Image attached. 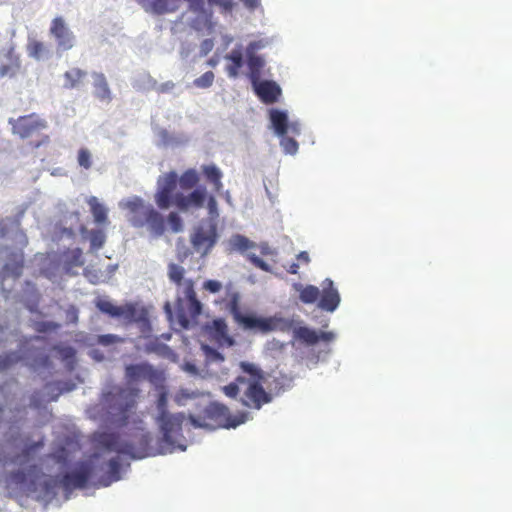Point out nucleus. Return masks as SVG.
<instances>
[{"instance_id":"1","label":"nucleus","mask_w":512,"mask_h":512,"mask_svg":"<svg viewBox=\"0 0 512 512\" xmlns=\"http://www.w3.org/2000/svg\"><path fill=\"white\" fill-rule=\"evenodd\" d=\"M139 395L138 388L114 385L101 397V403L112 423L121 427L132 424L135 427L137 443L123 441L115 433L102 434L99 443L108 451L141 459L154 453L150 446L152 436L144 429L142 417L136 412Z\"/></svg>"},{"instance_id":"2","label":"nucleus","mask_w":512,"mask_h":512,"mask_svg":"<svg viewBox=\"0 0 512 512\" xmlns=\"http://www.w3.org/2000/svg\"><path fill=\"white\" fill-rule=\"evenodd\" d=\"M241 373L235 380L222 388L229 398L239 397V401L247 408L261 409L272 401V395L263 387L264 371L256 364L241 361Z\"/></svg>"},{"instance_id":"3","label":"nucleus","mask_w":512,"mask_h":512,"mask_svg":"<svg viewBox=\"0 0 512 512\" xmlns=\"http://www.w3.org/2000/svg\"><path fill=\"white\" fill-rule=\"evenodd\" d=\"M128 211V221L135 228L147 227L153 237H161L166 230V221L164 216L158 212L151 204L134 196L122 204Z\"/></svg>"},{"instance_id":"4","label":"nucleus","mask_w":512,"mask_h":512,"mask_svg":"<svg viewBox=\"0 0 512 512\" xmlns=\"http://www.w3.org/2000/svg\"><path fill=\"white\" fill-rule=\"evenodd\" d=\"M191 424L196 428L215 429L218 427H236L245 422V415L242 414L239 419H232L229 408L221 403L212 402L203 413L195 416L189 415Z\"/></svg>"},{"instance_id":"5","label":"nucleus","mask_w":512,"mask_h":512,"mask_svg":"<svg viewBox=\"0 0 512 512\" xmlns=\"http://www.w3.org/2000/svg\"><path fill=\"white\" fill-rule=\"evenodd\" d=\"M185 415L183 413H163L157 415L156 422L162 433L161 442L165 444L162 453L172 452L175 448V438L181 435L182 424Z\"/></svg>"},{"instance_id":"6","label":"nucleus","mask_w":512,"mask_h":512,"mask_svg":"<svg viewBox=\"0 0 512 512\" xmlns=\"http://www.w3.org/2000/svg\"><path fill=\"white\" fill-rule=\"evenodd\" d=\"M218 240L217 223L213 220H202L191 235L190 241L194 250L207 255Z\"/></svg>"},{"instance_id":"7","label":"nucleus","mask_w":512,"mask_h":512,"mask_svg":"<svg viewBox=\"0 0 512 512\" xmlns=\"http://www.w3.org/2000/svg\"><path fill=\"white\" fill-rule=\"evenodd\" d=\"M183 295L186 299L185 307H178V322L183 328H188L191 320H195L202 312V304L197 299L194 281L187 279L183 283Z\"/></svg>"},{"instance_id":"8","label":"nucleus","mask_w":512,"mask_h":512,"mask_svg":"<svg viewBox=\"0 0 512 512\" xmlns=\"http://www.w3.org/2000/svg\"><path fill=\"white\" fill-rule=\"evenodd\" d=\"M9 124L12 126V133L21 139L37 135L48 126L47 121L36 113L19 116L16 119L10 118Z\"/></svg>"},{"instance_id":"9","label":"nucleus","mask_w":512,"mask_h":512,"mask_svg":"<svg viewBox=\"0 0 512 512\" xmlns=\"http://www.w3.org/2000/svg\"><path fill=\"white\" fill-rule=\"evenodd\" d=\"M243 329L258 330L267 333L274 330H285L290 328L292 322L276 318H259L254 315L241 314L235 320Z\"/></svg>"},{"instance_id":"10","label":"nucleus","mask_w":512,"mask_h":512,"mask_svg":"<svg viewBox=\"0 0 512 512\" xmlns=\"http://www.w3.org/2000/svg\"><path fill=\"white\" fill-rule=\"evenodd\" d=\"M125 377L130 382L147 380L155 387H162L165 382L164 372L155 369L148 363L127 365L125 367Z\"/></svg>"},{"instance_id":"11","label":"nucleus","mask_w":512,"mask_h":512,"mask_svg":"<svg viewBox=\"0 0 512 512\" xmlns=\"http://www.w3.org/2000/svg\"><path fill=\"white\" fill-rule=\"evenodd\" d=\"M177 182L178 174L175 171L167 172L159 177L157 191L154 195L158 208L168 209L173 205L174 190L176 189Z\"/></svg>"},{"instance_id":"12","label":"nucleus","mask_w":512,"mask_h":512,"mask_svg":"<svg viewBox=\"0 0 512 512\" xmlns=\"http://www.w3.org/2000/svg\"><path fill=\"white\" fill-rule=\"evenodd\" d=\"M208 196L207 189L199 186L185 195L181 192L175 193L173 197V205L180 211H188L191 208H202Z\"/></svg>"},{"instance_id":"13","label":"nucleus","mask_w":512,"mask_h":512,"mask_svg":"<svg viewBox=\"0 0 512 512\" xmlns=\"http://www.w3.org/2000/svg\"><path fill=\"white\" fill-rule=\"evenodd\" d=\"M50 34L56 39L58 51L73 48L75 37L62 17H55L50 26Z\"/></svg>"},{"instance_id":"14","label":"nucleus","mask_w":512,"mask_h":512,"mask_svg":"<svg viewBox=\"0 0 512 512\" xmlns=\"http://www.w3.org/2000/svg\"><path fill=\"white\" fill-rule=\"evenodd\" d=\"M264 47L262 41L250 42L246 47L247 65L249 69L248 77L251 83H256L261 80L262 70L265 66V61L261 56L255 52Z\"/></svg>"},{"instance_id":"15","label":"nucleus","mask_w":512,"mask_h":512,"mask_svg":"<svg viewBox=\"0 0 512 512\" xmlns=\"http://www.w3.org/2000/svg\"><path fill=\"white\" fill-rule=\"evenodd\" d=\"M92 474V465L88 462H83L74 471L66 473L61 479V484L67 490L72 488H84Z\"/></svg>"},{"instance_id":"16","label":"nucleus","mask_w":512,"mask_h":512,"mask_svg":"<svg viewBox=\"0 0 512 512\" xmlns=\"http://www.w3.org/2000/svg\"><path fill=\"white\" fill-rule=\"evenodd\" d=\"M41 468L36 465H29L26 471L17 470L9 473L6 478L8 486L23 487L35 485L36 480L40 477Z\"/></svg>"},{"instance_id":"17","label":"nucleus","mask_w":512,"mask_h":512,"mask_svg":"<svg viewBox=\"0 0 512 512\" xmlns=\"http://www.w3.org/2000/svg\"><path fill=\"white\" fill-rule=\"evenodd\" d=\"M322 291L318 306L322 310L333 312L337 309L340 303V294L334 286V282L330 278H326L322 284Z\"/></svg>"},{"instance_id":"18","label":"nucleus","mask_w":512,"mask_h":512,"mask_svg":"<svg viewBox=\"0 0 512 512\" xmlns=\"http://www.w3.org/2000/svg\"><path fill=\"white\" fill-rule=\"evenodd\" d=\"M293 337L308 346H312L317 344L320 340L330 342L334 339L335 335L333 332L318 333L309 327L300 326L293 330Z\"/></svg>"},{"instance_id":"19","label":"nucleus","mask_w":512,"mask_h":512,"mask_svg":"<svg viewBox=\"0 0 512 512\" xmlns=\"http://www.w3.org/2000/svg\"><path fill=\"white\" fill-rule=\"evenodd\" d=\"M254 87V91L260 100L265 104H272L278 101L279 96L281 95V89L278 84L274 81L259 80L256 83L252 84Z\"/></svg>"},{"instance_id":"20","label":"nucleus","mask_w":512,"mask_h":512,"mask_svg":"<svg viewBox=\"0 0 512 512\" xmlns=\"http://www.w3.org/2000/svg\"><path fill=\"white\" fill-rule=\"evenodd\" d=\"M59 262L66 273L75 275L74 269L84 265L83 252L78 247L68 248L60 254Z\"/></svg>"},{"instance_id":"21","label":"nucleus","mask_w":512,"mask_h":512,"mask_svg":"<svg viewBox=\"0 0 512 512\" xmlns=\"http://www.w3.org/2000/svg\"><path fill=\"white\" fill-rule=\"evenodd\" d=\"M206 331L219 343H225L229 346L233 344V339L228 334V326L224 319L217 318L206 325Z\"/></svg>"},{"instance_id":"22","label":"nucleus","mask_w":512,"mask_h":512,"mask_svg":"<svg viewBox=\"0 0 512 512\" xmlns=\"http://www.w3.org/2000/svg\"><path fill=\"white\" fill-rule=\"evenodd\" d=\"M44 446L43 441H37L34 442L28 446H26L24 449H22L21 453L18 455H15L10 459V462L12 464L17 465H26L28 464L32 459H34L36 453L39 449H41Z\"/></svg>"},{"instance_id":"23","label":"nucleus","mask_w":512,"mask_h":512,"mask_svg":"<svg viewBox=\"0 0 512 512\" xmlns=\"http://www.w3.org/2000/svg\"><path fill=\"white\" fill-rule=\"evenodd\" d=\"M87 203L90 207V212L93 215L95 223L98 225H107L109 223L108 209L101 204L95 196L89 197Z\"/></svg>"},{"instance_id":"24","label":"nucleus","mask_w":512,"mask_h":512,"mask_svg":"<svg viewBox=\"0 0 512 512\" xmlns=\"http://www.w3.org/2000/svg\"><path fill=\"white\" fill-rule=\"evenodd\" d=\"M201 170L207 181L213 185L214 191L221 192L223 189L221 170L214 164L203 165Z\"/></svg>"},{"instance_id":"25","label":"nucleus","mask_w":512,"mask_h":512,"mask_svg":"<svg viewBox=\"0 0 512 512\" xmlns=\"http://www.w3.org/2000/svg\"><path fill=\"white\" fill-rule=\"evenodd\" d=\"M95 96L100 101L110 102L112 99L111 91L103 73H93Z\"/></svg>"},{"instance_id":"26","label":"nucleus","mask_w":512,"mask_h":512,"mask_svg":"<svg viewBox=\"0 0 512 512\" xmlns=\"http://www.w3.org/2000/svg\"><path fill=\"white\" fill-rule=\"evenodd\" d=\"M270 120L277 135L284 136L287 134L289 128L288 117L284 111L272 109L270 111Z\"/></svg>"},{"instance_id":"27","label":"nucleus","mask_w":512,"mask_h":512,"mask_svg":"<svg viewBox=\"0 0 512 512\" xmlns=\"http://www.w3.org/2000/svg\"><path fill=\"white\" fill-rule=\"evenodd\" d=\"M6 57L9 63L0 65V77H12L20 69V60L13 47L7 50Z\"/></svg>"},{"instance_id":"28","label":"nucleus","mask_w":512,"mask_h":512,"mask_svg":"<svg viewBox=\"0 0 512 512\" xmlns=\"http://www.w3.org/2000/svg\"><path fill=\"white\" fill-rule=\"evenodd\" d=\"M225 58L230 61V64L226 66L227 75L230 78H237L239 76V71L243 66L242 52L238 49H233Z\"/></svg>"},{"instance_id":"29","label":"nucleus","mask_w":512,"mask_h":512,"mask_svg":"<svg viewBox=\"0 0 512 512\" xmlns=\"http://www.w3.org/2000/svg\"><path fill=\"white\" fill-rule=\"evenodd\" d=\"M87 72L80 68H72L66 71L63 75L64 84L66 89H74L79 87L85 80Z\"/></svg>"},{"instance_id":"30","label":"nucleus","mask_w":512,"mask_h":512,"mask_svg":"<svg viewBox=\"0 0 512 512\" xmlns=\"http://www.w3.org/2000/svg\"><path fill=\"white\" fill-rule=\"evenodd\" d=\"M254 246L255 244L252 241L241 234L233 235L228 241L229 252L237 251L243 253Z\"/></svg>"},{"instance_id":"31","label":"nucleus","mask_w":512,"mask_h":512,"mask_svg":"<svg viewBox=\"0 0 512 512\" xmlns=\"http://www.w3.org/2000/svg\"><path fill=\"white\" fill-rule=\"evenodd\" d=\"M200 181V177L198 172L193 169L185 170L180 177H178V182L182 190H191L198 185Z\"/></svg>"},{"instance_id":"32","label":"nucleus","mask_w":512,"mask_h":512,"mask_svg":"<svg viewBox=\"0 0 512 512\" xmlns=\"http://www.w3.org/2000/svg\"><path fill=\"white\" fill-rule=\"evenodd\" d=\"M202 393L198 390H189L180 388L173 396L174 402L178 406H185L189 401L197 399Z\"/></svg>"},{"instance_id":"33","label":"nucleus","mask_w":512,"mask_h":512,"mask_svg":"<svg viewBox=\"0 0 512 512\" xmlns=\"http://www.w3.org/2000/svg\"><path fill=\"white\" fill-rule=\"evenodd\" d=\"M296 287H298L300 291V300L305 304H312L319 298L320 290L316 286L307 285L303 287L302 285L298 284Z\"/></svg>"},{"instance_id":"34","label":"nucleus","mask_w":512,"mask_h":512,"mask_svg":"<svg viewBox=\"0 0 512 512\" xmlns=\"http://www.w3.org/2000/svg\"><path fill=\"white\" fill-rule=\"evenodd\" d=\"M185 269L177 265L175 263H170L168 265V277L171 282H173L177 287L183 288V283L186 279H184Z\"/></svg>"},{"instance_id":"35","label":"nucleus","mask_w":512,"mask_h":512,"mask_svg":"<svg viewBox=\"0 0 512 512\" xmlns=\"http://www.w3.org/2000/svg\"><path fill=\"white\" fill-rule=\"evenodd\" d=\"M108 467H109L108 479L100 481V484L102 486H108V485H110L111 482L118 481L120 479L121 464L117 457L109 460Z\"/></svg>"},{"instance_id":"36","label":"nucleus","mask_w":512,"mask_h":512,"mask_svg":"<svg viewBox=\"0 0 512 512\" xmlns=\"http://www.w3.org/2000/svg\"><path fill=\"white\" fill-rule=\"evenodd\" d=\"M227 308L234 320L242 314L240 311V295L238 292L232 291L227 293Z\"/></svg>"},{"instance_id":"37","label":"nucleus","mask_w":512,"mask_h":512,"mask_svg":"<svg viewBox=\"0 0 512 512\" xmlns=\"http://www.w3.org/2000/svg\"><path fill=\"white\" fill-rule=\"evenodd\" d=\"M90 248L93 251L101 249L106 241V235L102 230H91L89 233Z\"/></svg>"},{"instance_id":"38","label":"nucleus","mask_w":512,"mask_h":512,"mask_svg":"<svg viewBox=\"0 0 512 512\" xmlns=\"http://www.w3.org/2000/svg\"><path fill=\"white\" fill-rule=\"evenodd\" d=\"M96 307L102 312L111 317H120L119 306H115L108 300L99 299L96 301Z\"/></svg>"},{"instance_id":"39","label":"nucleus","mask_w":512,"mask_h":512,"mask_svg":"<svg viewBox=\"0 0 512 512\" xmlns=\"http://www.w3.org/2000/svg\"><path fill=\"white\" fill-rule=\"evenodd\" d=\"M27 49H28L29 56H31L37 60L41 59L46 52V48H45L44 44L38 40H31L28 43Z\"/></svg>"},{"instance_id":"40","label":"nucleus","mask_w":512,"mask_h":512,"mask_svg":"<svg viewBox=\"0 0 512 512\" xmlns=\"http://www.w3.org/2000/svg\"><path fill=\"white\" fill-rule=\"evenodd\" d=\"M214 79H215L214 73L212 71H207L200 77L196 78L193 81V84L197 88L205 89V88H209L210 86H212Z\"/></svg>"},{"instance_id":"41","label":"nucleus","mask_w":512,"mask_h":512,"mask_svg":"<svg viewBox=\"0 0 512 512\" xmlns=\"http://www.w3.org/2000/svg\"><path fill=\"white\" fill-rule=\"evenodd\" d=\"M161 388V392L158 395L156 407L158 411V415L163 413H170L168 411V393L164 388V385Z\"/></svg>"},{"instance_id":"42","label":"nucleus","mask_w":512,"mask_h":512,"mask_svg":"<svg viewBox=\"0 0 512 512\" xmlns=\"http://www.w3.org/2000/svg\"><path fill=\"white\" fill-rule=\"evenodd\" d=\"M207 201V209L209 217L207 220H213L217 223V218L219 217L218 204L214 196L208 195L206 198Z\"/></svg>"},{"instance_id":"43","label":"nucleus","mask_w":512,"mask_h":512,"mask_svg":"<svg viewBox=\"0 0 512 512\" xmlns=\"http://www.w3.org/2000/svg\"><path fill=\"white\" fill-rule=\"evenodd\" d=\"M167 222L172 232L178 233L183 230V221L176 212L169 213L167 217Z\"/></svg>"},{"instance_id":"44","label":"nucleus","mask_w":512,"mask_h":512,"mask_svg":"<svg viewBox=\"0 0 512 512\" xmlns=\"http://www.w3.org/2000/svg\"><path fill=\"white\" fill-rule=\"evenodd\" d=\"M280 137H281L280 144H281L283 150L285 151V153L291 154V155L295 154L298 150L297 141L291 137H287L286 135L280 136Z\"/></svg>"},{"instance_id":"45","label":"nucleus","mask_w":512,"mask_h":512,"mask_svg":"<svg viewBox=\"0 0 512 512\" xmlns=\"http://www.w3.org/2000/svg\"><path fill=\"white\" fill-rule=\"evenodd\" d=\"M20 359L21 357L15 352L0 356V371L8 369Z\"/></svg>"},{"instance_id":"46","label":"nucleus","mask_w":512,"mask_h":512,"mask_svg":"<svg viewBox=\"0 0 512 512\" xmlns=\"http://www.w3.org/2000/svg\"><path fill=\"white\" fill-rule=\"evenodd\" d=\"M53 350L56 351L59 354V356L61 357V359L64 361H69V360L74 359L75 354H76L75 349L70 346L56 345L53 347Z\"/></svg>"},{"instance_id":"47","label":"nucleus","mask_w":512,"mask_h":512,"mask_svg":"<svg viewBox=\"0 0 512 512\" xmlns=\"http://www.w3.org/2000/svg\"><path fill=\"white\" fill-rule=\"evenodd\" d=\"M77 160H78V164L85 169H89L92 166L91 153L86 148H81L78 151Z\"/></svg>"},{"instance_id":"48","label":"nucleus","mask_w":512,"mask_h":512,"mask_svg":"<svg viewBox=\"0 0 512 512\" xmlns=\"http://www.w3.org/2000/svg\"><path fill=\"white\" fill-rule=\"evenodd\" d=\"M120 309V317L125 318L128 321H135L137 315V309L133 304H126L124 306H119Z\"/></svg>"},{"instance_id":"49","label":"nucleus","mask_w":512,"mask_h":512,"mask_svg":"<svg viewBox=\"0 0 512 512\" xmlns=\"http://www.w3.org/2000/svg\"><path fill=\"white\" fill-rule=\"evenodd\" d=\"M96 342L102 346H110L122 342V339L114 334H104L97 336Z\"/></svg>"},{"instance_id":"50","label":"nucleus","mask_w":512,"mask_h":512,"mask_svg":"<svg viewBox=\"0 0 512 512\" xmlns=\"http://www.w3.org/2000/svg\"><path fill=\"white\" fill-rule=\"evenodd\" d=\"M247 259L257 268L261 269L262 271H265V272H270L271 271V267L269 264H267L264 260H262L261 258H259L257 255L253 254V253H250V254H247Z\"/></svg>"},{"instance_id":"51","label":"nucleus","mask_w":512,"mask_h":512,"mask_svg":"<svg viewBox=\"0 0 512 512\" xmlns=\"http://www.w3.org/2000/svg\"><path fill=\"white\" fill-rule=\"evenodd\" d=\"M203 287L211 293H217L222 289V284L217 280H207L204 282Z\"/></svg>"},{"instance_id":"52","label":"nucleus","mask_w":512,"mask_h":512,"mask_svg":"<svg viewBox=\"0 0 512 512\" xmlns=\"http://www.w3.org/2000/svg\"><path fill=\"white\" fill-rule=\"evenodd\" d=\"M51 456L53 459H55L57 462H60V463H65L67 460V453H66L65 448H63V447L60 448L55 453H53Z\"/></svg>"},{"instance_id":"53","label":"nucleus","mask_w":512,"mask_h":512,"mask_svg":"<svg viewBox=\"0 0 512 512\" xmlns=\"http://www.w3.org/2000/svg\"><path fill=\"white\" fill-rule=\"evenodd\" d=\"M175 87V84L172 82V81H167L165 83H162L159 87H158V92L160 93H167V92H170L171 90H173V88Z\"/></svg>"},{"instance_id":"54","label":"nucleus","mask_w":512,"mask_h":512,"mask_svg":"<svg viewBox=\"0 0 512 512\" xmlns=\"http://www.w3.org/2000/svg\"><path fill=\"white\" fill-rule=\"evenodd\" d=\"M297 259L303 264H308L310 262L309 254L306 251H302L297 255Z\"/></svg>"},{"instance_id":"55","label":"nucleus","mask_w":512,"mask_h":512,"mask_svg":"<svg viewBox=\"0 0 512 512\" xmlns=\"http://www.w3.org/2000/svg\"><path fill=\"white\" fill-rule=\"evenodd\" d=\"M261 0H243L244 5L249 9H255L260 5Z\"/></svg>"},{"instance_id":"56","label":"nucleus","mask_w":512,"mask_h":512,"mask_svg":"<svg viewBox=\"0 0 512 512\" xmlns=\"http://www.w3.org/2000/svg\"><path fill=\"white\" fill-rule=\"evenodd\" d=\"M23 268V259L21 258L19 262L16 263L15 270H13V274L18 277L21 274V270Z\"/></svg>"},{"instance_id":"57","label":"nucleus","mask_w":512,"mask_h":512,"mask_svg":"<svg viewBox=\"0 0 512 512\" xmlns=\"http://www.w3.org/2000/svg\"><path fill=\"white\" fill-rule=\"evenodd\" d=\"M212 46H213V42L210 39H206L202 43V49L205 50V52L210 51Z\"/></svg>"},{"instance_id":"58","label":"nucleus","mask_w":512,"mask_h":512,"mask_svg":"<svg viewBox=\"0 0 512 512\" xmlns=\"http://www.w3.org/2000/svg\"><path fill=\"white\" fill-rule=\"evenodd\" d=\"M298 270H299V264L298 263H292L289 268H288V272L290 274H297L298 273Z\"/></svg>"},{"instance_id":"59","label":"nucleus","mask_w":512,"mask_h":512,"mask_svg":"<svg viewBox=\"0 0 512 512\" xmlns=\"http://www.w3.org/2000/svg\"><path fill=\"white\" fill-rule=\"evenodd\" d=\"M49 141V136L48 135H44L41 139V141L37 142L34 147H39L40 145L44 144V143H47Z\"/></svg>"},{"instance_id":"60","label":"nucleus","mask_w":512,"mask_h":512,"mask_svg":"<svg viewBox=\"0 0 512 512\" xmlns=\"http://www.w3.org/2000/svg\"><path fill=\"white\" fill-rule=\"evenodd\" d=\"M6 234V227L2 225L0 222V237H3Z\"/></svg>"},{"instance_id":"61","label":"nucleus","mask_w":512,"mask_h":512,"mask_svg":"<svg viewBox=\"0 0 512 512\" xmlns=\"http://www.w3.org/2000/svg\"><path fill=\"white\" fill-rule=\"evenodd\" d=\"M31 405L35 408H38L40 406V403L33 397L31 400Z\"/></svg>"},{"instance_id":"62","label":"nucleus","mask_w":512,"mask_h":512,"mask_svg":"<svg viewBox=\"0 0 512 512\" xmlns=\"http://www.w3.org/2000/svg\"><path fill=\"white\" fill-rule=\"evenodd\" d=\"M62 391H59V393H57L56 395H53L51 396L48 401L51 402V401H56L58 399V396L59 394L61 393Z\"/></svg>"},{"instance_id":"63","label":"nucleus","mask_w":512,"mask_h":512,"mask_svg":"<svg viewBox=\"0 0 512 512\" xmlns=\"http://www.w3.org/2000/svg\"><path fill=\"white\" fill-rule=\"evenodd\" d=\"M268 250H269L268 246H264V247H262V254H264V255L269 254V251H268Z\"/></svg>"},{"instance_id":"64","label":"nucleus","mask_w":512,"mask_h":512,"mask_svg":"<svg viewBox=\"0 0 512 512\" xmlns=\"http://www.w3.org/2000/svg\"><path fill=\"white\" fill-rule=\"evenodd\" d=\"M213 353L215 354V356H216L217 358H219V359L223 360V357H222V355H221L219 352H217V351H213Z\"/></svg>"}]
</instances>
